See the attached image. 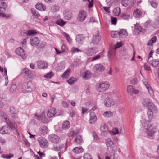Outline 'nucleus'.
<instances>
[{"label":"nucleus","instance_id":"nucleus-13","mask_svg":"<svg viewBox=\"0 0 159 159\" xmlns=\"http://www.w3.org/2000/svg\"><path fill=\"white\" fill-rule=\"evenodd\" d=\"M114 104V102L112 99L109 97H106L104 101V104L105 106L108 107H110L113 106Z\"/></svg>","mask_w":159,"mask_h":159},{"label":"nucleus","instance_id":"nucleus-30","mask_svg":"<svg viewBox=\"0 0 159 159\" xmlns=\"http://www.w3.org/2000/svg\"><path fill=\"white\" fill-rule=\"evenodd\" d=\"M36 8L41 11H44L46 9V7L41 3H38L35 6Z\"/></svg>","mask_w":159,"mask_h":159},{"label":"nucleus","instance_id":"nucleus-10","mask_svg":"<svg viewBox=\"0 0 159 159\" xmlns=\"http://www.w3.org/2000/svg\"><path fill=\"white\" fill-rule=\"evenodd\" d=\"M7 125H8L11 129V130H15L17 133L19 135V132L17 131L16 127L15 126V122L12 120H8L6 121Z\"/></svg>","mask_w":159,"mask_h":159},{"label":"nucleus","instance_id":"nucleus-12","mask_svg":"<svg viewBox=\"0 0 159 159\" xmlns=\"http://www.w3.org/2000/svg\"><path fill=\"white\" fill-rule=\"evenodd\" d=\"M48 140L52 142L56 143L59 142L60 138L57 135L51 134L48 136Z\"/></svg>","mask_w":159,"mask_h":159},{"label":"nucleus","instance_id":"nucleus-36","mask_svg":"<svg viewBox=\"0 0 159 159\" xmlns=\"http://www.w3.org/2000/svg\"><path fill=\"white\" fill-rule=\"evenodd\" d=\"M83 150L82 147H79L75 148L73 149V151L75 153H80L83 152Z\"/></svg>","mask_w":159,"mask_h":159},{"label":"nucleus","instance_id":"nucleus-8","mask_svg":"<svg viewBox=\"0 0 159 159\" xmlns=\"http://www.w3.org/2000/svg\"><path fill=\"white\" fill-rule=\"evenodd\" d=\"M87 16V12L84 10H81L79 12L77 17L79 21L82 22L84 21Z\"/></svg>","mask_w":159,"mask_h":159},{"label":"nucleus","instance_id":"nucleus-14","mask_svg":"<svg viewBox=\"0 0 159 159\" xmlns=\"http://www.w3.org/2000/svg\"><path fill=\"white\" fill-rule=\"evenodd\" d=\"M127 91L128 93L131 95L133 94H137L139 93V90L134 89L132 85H129L127 86Z\"/></svg>","mask_w":159,"mask_h":159},{"label":"nucleus","instance_id":"nucleus-28","mask_svg":"<svg viewBox=\"0 0 159 159\" xmlns=\"http://www.w3.org/2000/svg\"><path fill=\"white\" fill-rule=\"evenodd\" d=\"M113 113L111 111H107L105 112L103 114L104 117L106 118H111L113 116Z\"/></svg>","mask_w":159,"mask_h":159},{"label":"nucleus","instance_id":"nucleus-35","mask_svg":"<svg viewBox=\"0 0 159 159\" xmlns=\"http://www.w3.org/2000/svg\"><path fill=\"white\" fill-rule=\"evenodd\" d=\"M4 76L5 80L4 86L7 87L8 85L9 80L7 74V69L5 67L4 68Z\"/></svg>","mask_w":159,"mask_h":159},{"label":"nucleus","instance_id":"nucleus-43","mask_svg":"<svg viewBox=\"0 0 159 159\" xmlns=\"http://www.w3.org/2000/svg\"><path fill=\"white\" fill-rule=\"evenodd\" d=\"M156 40V37L155 36L152 38L151 39L148 41L147 45L149 46H152V44L155 42Z\"/></svg>","mask_w":159,"mask_h":159},{"label":"nucleus","instance_id":"nucleus-2","mask_svg":"<svg viewBox=\"0 0 159 159\" xmlns=\"http://www.w3.org/2000/svg\"><path fill=\"white\" fill-rule=\"evenodd\" d=\"M110 87V84L107 82H101L97 85L96 89L99 92H103L107 90Z\"/></svg>","mask_w":159,"mask_h":159},{"label":"nucleus","instance_id":"nucleus-16","mask_svg":"<svg viewBox=\"0 0 159 159\" xmlns=\"http://www.w3.org/2000/svg\"><path fill=\"white\" fill-rule=\"evenodd\" d=\"M64 16L65 20H71L73 17L72 12L68 10H66L64 13Z\"/></svg>","mask_w":159,"mask_h":159},{"label":"nucleus","instance_id":"nucleus-22","mask_svg":"<svg viewBox=\"0 0 159 159\" xmlns=\"http://www.w3.org/2000/svg\"><path fill=\"white\" fill-rule=\"evenodd\" d=\"M101 37L99 35V34L97 33V34L95 35L93 37L92 42L94 44H98L101 40Z\"/></svg>","mask_w":159,"mask_h":159},{"label":"nucleus","instance_id":"nucleus-15","mask_svg":"<svg viewBox=\"0 0 159 159\" xmlns=\"http://www.w3.org/2000/svg\"><path fill=\"white\" fill-rule=\"evenodd\" d=\"M85 37L82 34H80L77 35L76 37V41L79 45H81L83 43Z\"/></svg>","mask_w":159,"mask_h":159},{"label":"nucleus","instance_id":"nucleus-49","mask_svg":"<svg viewBox=\"0 0 159 159\" xmlns=\"http://www.w3.org/2000/svg\"><path fill=\"white\" fill-rule=\"evenodd\" d=\"M121 18L125 20H127L130 18V15L129 14H126L125 13H122L121 15Z\"/></svg>","mask_w":159,"mask_h":159},{"label":"nucleus","instance_id":"nucleus-1","mask_svg":"<svg viewBox=\"0 0 159 159\" xmlns=\"http://www.w3.org/2000/svg\"><path fill=\"white\" fill-rule=\"evenodd\" d=\"M142 126L145 129L146 133L150 136H152L157 130V128L153 126L149 120H144Z\"/></svg>","mask_w":159,"mask_h":159},{"label":"nucleus","instance_id":"nucleus-9","mask_svg":"<svg viewBox=\"0 0 159 159\" xmlns=\"http://www.w3.org/2000/svg\"><path fill=\"white\" fill-rule=\"evenodd\" d=\"M15 52L17 55L20 56L23 59H25L27 57V55L21 47L17 48Z\"/></svg>","mask_w":159,"mask_h":159},{"label":"nucleus","instance_id":"nucleus-31","mask_svg":"<svg viewBox=\"0 0 159 159\" xmlns=\"http://www.w3.org/2000/svg\"><path fill=\"white\" fill-rule=\"evenodd\" d=\"M150 64L154 67H156L159 66V61L157 59H154L152 61H149Z\"/></svg>","mask_w":159,"mask_h":159},{"label":"nucleus","instance_id":"nucleus-17","mask_svg":"<svg viewBox=\"0 0 159 159\" xmlns=\"http://www.w3.org/2000/svg\"><path fill=\"white\" fill-rule=\"evenodd\" d=\"M105 69L104 66L100 64H97L94 65L93 67V70L96 72H102Z\"/></svg>","mask_w":159,"mask_h":159},{"label":"nucleus","instance_id":"nucleus-32","mask_svg":"<svg viewBox=\"0 0 159 159\" xmlns=\"http://www.w3.org/2000/svg\"><path fill=\"white\" fill-rule=\"evenodd\" d=\"M118 35L120 37L125 38L127 35V33L126 30L121 29L119 31H118Z\"/></svg>","mask_w":159,"mask_h":159},{"label":"nucleus","instance_id":"nucleus-37","mask_svg":"<svg viewBox=\"0 0 159 159\" xmlns=\"http://www.w3.org/2000/svg\"><path fill=\"white\" fill-rule=\"evenodd\" d=\"M35 89V87L33 85H29L28 84H27V88L25 91L27 92H30L34 91Z\"/></svg>","mask_w":159,"mask_h":159},{"label":"nucleus","instance_id":"nucleus-26","mask_svg":"<svg viewBox=\"0 0 159 159\" xmlns=\"http://www.w3.org/2000/svg\"><path fill=\"white\" fill-rule=\"evenodd\" d=\"M97 52H95L92 48H88L86 50L85 53L87 55L91 56L94 54L97 53Z\"/></svg>","mask_w":159,"mask_h":159},{"label":"nucleus","instance_id":"nucleus-4","mask_svg":"<svg viewBox=\"0 0 159 159\" xmlns=\"http://www.w3.org/2000/svg\"><path fill=\"white\" fill-rule=\"evenodd\" d=\"M157 112V108L156 107L148 109L147 111L148 118L149 120H152L154 117V114L156 113Z\"/></svg>","mask_w":159,"mask_h":159},{"label":"nucleus","instance_id":"nucleus-21","mask_svg":"<svg viewBox=\"0 0 159 159\" xmlns=\"http://www.w3.org/2000/svg\"><path fill=\"white\" fill-rule=\"evenodd\" d=\"M37 66L39 69H44L48 67V65L44 61H39L37 62Z\"/></svg>","mask_w":159,"mask_h":159},{"label":"nucleus","instance_id":"nucleus-38","mask_svg":"<svg viewBox=\"0 0 159 159\" xmlns=\"http://www.w3.org/2000/svg\"><path fill=\"white\" fill-rule=\"evenodd\" d=\"M70 127V123L68 121H64L62 124V128L64 129H67Z\"/></svg>","mask_w":159,"mask_h":159},{"label":"nucleus","instance_id":"nucleus-53","mask_svg":"<svg viewBox=\"0 0 159 159\" xmlns=\"http://www.w3.org/2000/svg\"><path fill=\"white\" fill-rule=\"evenodd\" d=\"M84 159H93L92 157L89 154H85L83 157Z\"/></svg>","mask_w":159,"mask_h":159},{"label":"nucleus","instance_id":"nucleus-7","mask_svg":"<svg viewBox=\"0 0 159 159\" xmlns=\"http://www.w3.org/2000/svg\"><path fill=\"white\" fill-rule=\"evenodd\" d=\"M11 131L10 128L7 125L0 128V133L2 134H9Z\"/></svg>","mask_w":159,"mask_h":159},{"label":"nucleus","instance_id":"nucleus-60","mask_svg":"<svg viewBox=\"0 0 159 159\" xmlns=\"http://www.w3.org/2000/svg\"><path fill=\"white\" fill-rule=\"evenodd\" d=\"M10 17V15H6L5 13H1L0 12V17H5L6 19L9 18Z\"/></svg>","mask_w":159,"mask_h":159},{"label":"nucleus","instance_id":"nucleus-55","mask_svg":"<svg viewBox=\"0 0 159 159\" xmlns=\"http://www.w3.org/2000/svg\"><path fill=\"white\" fill-rule=\"evenodd\" d=\"M71 52L73 53H74L75 52H81V51L77 48H72Z\"/></svg>","mask_w":159,"mask_h":159},{"label":"nucleus","instance_id":"nucleus-19","mask_svg":"<svg viewBox=\"0 0 159 159\" xmlns=\"http://www.w3.org/2000/svg\"><path fill=\"white\" fill-rule=\"evenodd\" d=\"M31 45L34 46H37L39 43V40L38 38L36 37H31L30 40Z\"/></svg>","mask_w":159,"mask_h":159},{"label":"nucleus","instance_id":"nucleus-59","mask_svg":"<svg viewBox=\"0 0 159 159\" xmlns=\"http://www.w3.org/2000/svg\"><path fill=\"white\" fill-rule=\"evenodd\" d=\"M138 82V80L136 78H133L130 81L131 83L133 84H136Z\"/></svg>","mask_w":159,"mask_h":159},{"label":"nucleus","instance_id":"nucleus-45","mask_svg":"<svg viewBox=\"0 0 159 159\" xmlns=\"http://www.w3.org/2000/svg\"><path fill=\"white\" fill-rule=\"evenodd\" d=\"M75 141L77 143L80 144L82 141V139L81 136L80 135L77 136Z\"/></svg>","mask_w":159,"mask_h":159},{"label":"nucleus","instance_id":"nucleus-34","mask_svg":"<svg viewBox=\"0 0 159 159\" xmlns=\"http://www.w3.org/2000/svg\"><path fill=\"white\" fill-rule=\"evenodd\" d=\"M57 17L58 18V20L56 21V23L61 26H63L66 24V22L61 19H59L60 18L59 15L57 16Z\"/></svg>","mask_w":159,"mask_h":159},{"label":"nucleus","instance_id":"nucleus-29","mask_svg":"<svg viewBox=\"0 0 159 159\" xmlns=\"http://www.w3.org/2000/svg\"><path fill=\"white\" fill-rule=\"evenodd\" d=\"M100 130L103 134H106L108 133V129L106 127L105 124L104 123L101 124Z\"/></svg>","mask_w":159,"mask_h":159},{"label":"nucleus","instance_id":"nucleus-6","mask_svg":"<svg viewBox=\"0 0 159 159\" xmlns=\"http://www.w3.org/2000/svg\"><path fill=\"white\" fill-rule=\"evenodd\" d=\"M142 104L148 109L150 108L156 107V106L148 98H145L143 100Z\"/></svg>","mask_w":159,"mask_h":159},{"label":"nucleus","instance_id":"nucleus-50","mask_svg":"<svg viewBox=\"0 0 159 159\" xmlns=\"http://www.w3.org/2000/svg\"><path fill=\"white\" fill-rule=\"evenodd\" d=\"M10 110L11 114L13 115V116H15L16 115V111L15 108L13 107H11L10 108Z\"/></svg>","mask_w":159,"mask_h":159},{"label":"nucleus","instance_id":"nucleus-56","mask_svg":"<svg viewBox=\"0 0 159 159\" xmlns=\"http://www.w3.org/2000/svg\"><path fill=\"white\" fill-rule=\"evenodd\" d=\"M53 75V74L52 72H50L46 75H44V77L47 78H50Z\"/></svg>","mask_w":159,"mask_h":159},{"label":"nucleus","instance_id":"nucleus-64","mask_svg":"<svg viewBox=\"0 0 159 159\" xmlns=\"http://www.w3.org/2000/svg\"><path fill=\"white\" fill-rule=\"evenodd\" d=\"M7 95L6 94L2 93H0V98L5 99Z\"/></svg>","mask_w":159,"mask_h":159},{"label":"nucleus","instance_id":"nucleus-57","mask_svg":"<svg viewBox=\"0 0 159 159\" xmlns=\"http://www.w3.org/2000/svg\"><path fill=\"white\" fill-rule=\"evenodd\" d=\"M68 135L69 137H74L76 134V133L74 131H70L68 133Z\"/></svg>","mask_w":159,"mask_h":159},{"label":"nucleus","instance_id":"nucleus-33","mask_svg":"<svg viewBox=\"0 0 159 159\" xmlns=\"http://www.w3.org/2000/svg\"><path fill=\"white\" fill-rule=\"evenodd\" d=\"M71 71V69L70 68H68L67 70L65 71L61 77L63 79L66 78L70 74Z\"/></svg>","mask_w":159,"mask_h":159},{"label":"nucleus","instance_id":"nucleus-58","mask_svg":"<svg viewBox=\"0 0 159 159\" xmlns=\"http://www.w3.org/2000/svg\"><path fill=\"white\" fill-rule=\"evenodd\" d=\"M61 105L64 108H67L69 107L68 103L64 101L62 102Z\"/></svg>","mask_w":159,"mask_h":159},{"label":"nucleus","instance_id":"nucleus-27","mask_svg":"<svg viewBox=\"0 0 159 159\" xmlns=\"http://www.w3.org/2000/svg\"><path fill=\"white\" fill-rule=\"evenodd\" d=\"M9 91L11 93H16L17 92L18 89L16 84H12L9 88Z\"/></svg>","mask_w":159,"mask_h":159},{"label":"nucleus","instance_id":"nucleus-25","mask_svg":"<svg viewBox=\"0 0 159 159\" xmlns=\"http://www.w3.org/2000/svg\"><path fill=\"white\" fill-rule=\"evenodd\" d=\"M53 145V148L55 151H59L62 149L64 147V145L61 143H56Z\"/></svg>","mask_w":159,"mask_h":159},{"label":"nucleus","instance_id":"nucleus-41","mask_svg":"<svg viewBox=\"0 0 159 159\" xmlns=\"http://www.w3.org/2000/svg\"><path fill=\"white\" fill-rule=\"evenodd\" d=\"M81 76L84 79H88L90 78V73L89 72H84L81 74Z\"/></svg>","mask_w":159,"mask_h":159},{"label":"nucleus","instance_id":"nucleus-51","mask_svg":"<svg viewBox=\"0 0 159 159\" xmlns=\"http://www.w3.org/2000/svg\"><path fill=\"white\" fill-rule=\"evenodd\" d=\"M111 36L113 38H116L117 37L118 35V31H112L111 33Z\"/></svg>","mask_w":159,"mask_h":159},{"label":"nucleus","instance_id":"nucleus-11","mask_svg":"<svg viewBox=\"0 0 159 159\" xmlns=\"http://www.w3.org/2000/svg\"><path fill=\"white\" fill-rule=\"evenodd\" d=\"M86 106L89 107V108H91L89 112H93V111L97 109L96 103L94 102H89L86 104Z\"/></svg>","mask_w":159,"mask_h":159},{"label":"nucleus","instance_id":"nucleus-5","mask_svg":"<svg viewBox=\"0 0 159 159\" xmlns=\"http://www.w3.org/2000/svg\"><path fill=\"white\" fill-rule=\"evenodd\" d=\"M37 141L41 148H46L48 145L47 140L44 138L41 137L38 138Z\"/></svg>","mask_w":159,"mask_h":159},{"label":"nucleus","instance_id":"nucleus-23","mask_svg":"<svg viewBox=\"0 0 159 159\" xmlns=\"http://www.w3.org/2000/svg\"><path fill=\"white\" fill-rule=\"evenodd\" d=\"M134 16L136 18H139L141 17L142 12L138 8L134 10L133 12Z\"/></svg>","mask_w":159,"mask_h":159},{"label":"nucleus","instance_id":"nucleus-47","mask_svg":"<svg viewBox=\"0 0 159 159\" xmlns=\"http://www.w3.org/2000/svg\"><path fill=\"white\" fill-rule=\"evenodd\" d=\"M36 32L34 30H28L26 32V34L28 36L34 35L36 34Z\"/></svg>","mask_w":159,"mask_h":159},{"label":"nucleus","instance_id":"nucleus-42","mask_svg":"<svg viewBox=\"0 0 159 159\" xmlns=\"http://www.w3.org/2000/svg\"><path fill=\"white\" fill-rule=\"evenodd\" d=\"M31 12L32 15L36 17H38L40 16V15L38 12L34 8H32L31 10Z\"/></svg>","mask_w":159,"mask_h":159},{"label":"nucleus","instance_id":"nucleus-18","mask_svg":"<svg viewBox=\"0 0 159 159\" xmlns=\"http://www.w3.org/2000/svg\"><path fill=\"white\" fill-rule=\"evenodd\" d=\"M89 122L91 124L94 123L97 120L96 114L93 112H89Z\"/></svg>","mask_w":159,"mask_h":159},{"label":"nucleus","instance_id":"nucleus-3","mask_svg":"<svg viewBox=\"0 0 159 159\" xmlns=\"http://www.w3.org/2000/svg\"><path fill=\"white\" fill-rule=\"evenodd\" d=\"M106 144L108 150L113 153L117 150V147L111 138L107 139L106 141Z\"/></svg>","mask_w":159,"mask_h":159},{"label":"nucleus","instance_id":"nucleus-63","mask_svg":"<svg viewBox=\"0 0 159 159\" xmlns=\"http://www.w3.org/2000/svg\"><path fill=\"white\" fill-rule=\"evenodd\" d=\"M143 83L146 87L149 86V84H148V81L147 79H144L143 80Z\"/></svg>","mask_w":159,"mask_h":159},{"label":"nucleus","instance_id":"nucleus-39","mask_svg":"<svg viewBox=\"0 0 159 159\" xmlns=\"http://www.w3.org/2000/svg\"><path fill=\"white\" fill-rule=\"evenodd\" d=\"M23 72L29 78H30L32 76L31 72L30 70H29L27 69H23Z\"/></svg>","mask_w":159,"mask_h":159},{"label":"nucleus","instance_id":"nucleus-40","mask_svg":"<svg viewBox=\"0 0 159 159\" xmlns=\"http://www.w3.org/2000/svg\"><path fill=\"white\" fill-rule=\"evenodd\" d=\"M121 13V9L120 8L116 7L114 8L113 11V14L115 16H118Z\"/></svg>","mask_w":159,"mask_h":159},{"label":"nucleus","instance_id":"nucleus-44","mask_svg":"<svg viewBox=\"0 0 159 159\" xmlns=\"http://www.w3.org/2000/svg\"><path fill=\"white\" fill-rule=\"evenodd\" d=\"M77 80V78L74 77H71L70 78L67 82L68 84L70 85H72L75 82H76Z\"/></svg>","mask_w":159,"mask_h":159},{"label":"nucleus","instance_id":"nucleus-54","mask_svg":"<svg viewBox=\"0 0 159 159\" xmlns=\"http://www.w3.org/2000/svg\"><path fill=\"white\" fill-rule=\"evenodd\" d=\"M148 89V93L151 96H152L153 95V91L150 85L146 87Z\"/></svg>","mask_w":159,"mask_h":159},{"label":"nucleus","instance_id":"nucleus-62","mask_svg":"<svg viewBox=\"0 0 159 159\" xmlns=\"http://www.w3.org/2000/svg\"><path fill=\"white\" fill-rule=\"evenodd\" d=\"M112 132L114 134L116 135L119 133V131L118 129L116 128H114L112 130Z\"/></svg>","mask_w":159,"mask_h":159},{"label":"nucleus","instance_id":"nucleus-46","mask_svg":"<svg viewBox=\"0 0 159 159\" xmlns=\"http://www.w3.org/2000/svg\"><path fill=\"white\" fill-rule=\"evenodd\" d=\"M13 154H4L1 156V157L6 159H9L13 157Z\"/></svg>","mask_w":159,"mask_h":159},{"label":"nucleus","instance_id":"nucleus-24","mask_svg":"<svg viewBox=\"0 0 159 159\" xmlns=\"http://www.w3.org/2000/svg\"><path fill=\"white\" fill-rule=\"evenodd\" d=\"M48 131V129L46 126H42L40 127L39 129V132L41 134L44 135L47 134Z\"/></svg>","mask_w":159,"mask_h":159},{"label":"nucleus","instance_id":"nucleus-52","mask_svg":"<svg viewBox=\"0 0 159 159\" xmlns=\"http://www.w3.org/2000/svg\"><path fill=\"white\" fill-rule=\"evenodd\" d=\"M129 3V0H123L121 2L122 5L124 7H126Z\"/></svg>","mask_w":159,"mask_h":159},{"label":"nucleus","instance_id":"nucleus-48","mask_svg":"<svg viewBox=\"0 0 159 159\" xmlns=\"http://www.w3.org/2000/svg\"><path fill=\"white\" fill-rule=\"evenodd\" d=\"M59 9V7L58 5H54L52 6L51 10L52 11L55 12L58 11Z\"/></svg>","mask_w":159,"mask_h":159},{"label":"nucleus","instance_id":"nucleus-61","mask_svg":"<svg viewBox=\"0 0 159 159\" xmlns=\"http://www.w3.org/2000/svg\"><path fill=\"white\" fill-rule=\"evenodd\" d=\"M100 57L101 56L99 54H98L93 57L92 58L91 60L92 61H94L99 59Z\"/></svg>","mask_w":159,"mask_h":159},{"label":"nucleus","instance_id":"nucleus-20","mask_svg":"<svg viewBox=\"0 0 159 159\" xmlns=\"http://www.w3.org/2000/svg\"><path fill=\"white\" fill-rule=\"evenodd\" d=\"M56 113V109L52 107L48 110L47 115L48 117L51 118L55 116Z\"/></svg>","mask_w":159,"mask_h":159}]
</instances>
